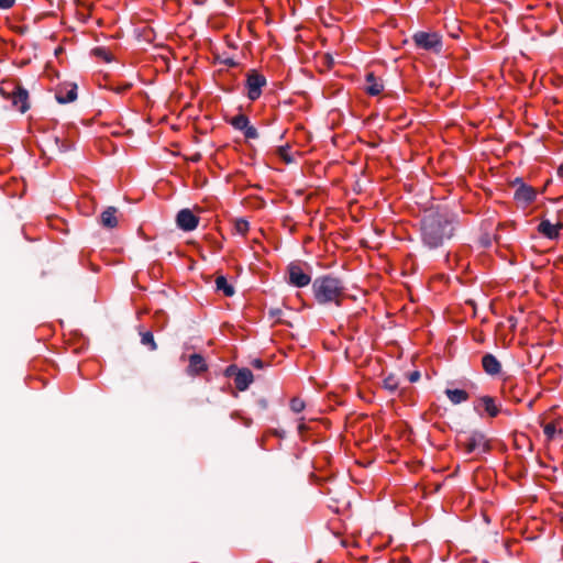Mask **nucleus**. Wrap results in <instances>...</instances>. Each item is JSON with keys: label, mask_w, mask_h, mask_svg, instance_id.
Wrapping results in <instances>:
<instances>
[{"label": "nucleus", "mask_w": 563, "mask_h": 563, "mask_svg": "<svg viewBox=\"0 0 563 563\" xmlns=\"http://www.w3.org/2000/svg\"><path fill=\"white\" fill-rule=\"evenodd\" d=\"M253 379V374L249 368H240L234 377L235 387L241 391L246 390Z\"/></svg>", "instance_id": "obj_12"}, {"label": "nucleus", "mask_w": 563, "mask_h": 563, "mask_svg": "<svg viewBox=\"0 0 563 563\" xmlns=\"http://www.w3.org/2000/svg\"><path fill=\"white\" fill-rule=\"evenodd\" d=\"M514 186H516L515 191V200L523 203V205H530L537 198V191L533 187L527 185L523 183L521 178H516L514 181Z\"/></svg>", "instance_id": "obj_7"}, {"label": "nucleus", "mask_w": 563, "mask_h": 563, "mask_svg": "<svg viewBox=\"0 0 563 563\" xmlns=\"http://www.w3.org/2000/svg\"><path fill=\"white\" fill-rule=\"evenodd\" d=\"M541 286H542V284H534V287H536V289H537L538 291H541Z\"/></svg>", "instance_id": "obj_37"}, {"label": "nucleus", "mask_w": 563, "mask_h": 563, "mask_svg": "<svg viewBox=\"0 0 563 563\" xmlns=\"http://www.w3.org/2000/svg\"><path fill=\"white\" fill-rule=\"evenodd\" d=\"M479 408H483L490 417H496L499 412V407L490 396H483L478 399L475 409L479 410Z\"/></svg>", "instance_id": "obj_13"}, {"label": "nucleus", "mask_w": 563, "mask_h": 563, "mask_svg": "<svg viewBox=\"0 0 563 563\" xmlns=\"http://www.w3.org/2000/svg\"><path fill=\"white\" fill-rule=\"evenodd\" d=\"M290 409L296 413L301 412L305 409L303 400H301L300 398H292L290 400Z\"/></svg>", "instance_id": "obj_25"}, {"label": "nucleus", "mask_w": 563, "mask_h": 563, "mask_svg": "<svg viewBox=\"0 0 563 563\" xmlns=\"http://www.w3.org/2000/svg\"><path fill=\"white\" fill-rule=\"evenodd\" d=\"M459 444L465 450L467 454L474 452H485L487 450V440L481 432H472L465 439H461Z\"/></svg>", "instance_id": "obj_6"}, {"label": "nucleus", "mask_w": 563, "mask_h": 563, "mask_svg": "<svg viewBox=\"0 0 563 563\" xmlns=\"http://www.w3.org/2000/svg\"><path fill=\"white\" fill-rule=\"evenodd\" d=\"M92 55L98 59L103 60L104 63H111L113 60V56L111 52L106 47H96L92 49Z\"/></svg>", "instance_id": "obj_20"}, {"label": "nucleus", "mask_w": 563, "mask_h": 563, "mask_svg": "<svg viewBox=\"0 0 563 563\" xmlns=\"http://www.w3.org/2000/svg\"><path fill=\"white\" fill-rule=\"evenodd\" d=\"M420 378V373L419 372H412L409 376V380L415 383L417 382L418 379Z\"/></svg>", "instance_id": "obj_32"}, {"label": "nucleus", "mask_w": 563, "mask_h": 563, "mask_svg": "<svg viewBox=\"0 0 563 563\" xmlns=\"http://www.w3.org/2000/svg\"><path fill=\"white\" fill-rule=\"evenodd\" d=\"M55 142L62 153L67 152L71 147V145L69 143H66L65 141H60L58 137L55 139Z\"/></svg>", "instance_id": "obj_28"}, {"label": "nucleus", "mask_w": 563, "mask_h": 563, "mask_svg": "<svg viewBox=\"0 0 563 563\" xmlns=\"http://www.w3.org/2000/svg\"><path fill=\"white\" fill-rule=\"evenodd\" d=\"M398 385H399V380L394 375H389L386 378H384V380H383L384 388L391 393L397 390Z\"/></svg>", "instance_id": "obj_22"}, {"label": "nucleus", "mask_w": 563, "mask_h": 563, "mask_svg": "<svg viewBox=\"0 0 563 563\" xmlns=\"http://www.w3.org/2000/svg\"><path fill=\"white\" fill-rule=\"evenodd\" d=\"M296 286H305L306 284H301V283H298V284H295Z\"/></svg>", "instance_id": "obj_38"}, {"label": "nucleus", "mask_w": 563, "mask_h": 563, "mask_svg": "<svg viewBox=\"0 0 563 563\" xmlns=\"http://www.w3.org/2000/svg\"><path fill=\"white\" fill-rule=\"evenodd\" d=\"M214 291H222L223 295L228 297H231L235 294V289L232 284H216Z\"/></svg>", "instance_id": "obj_23"}, {"label": "nucleus", "mask_w": 563, "mask_h": 563, "mask_svg": "<svg viewBox=\"0 0 563 563\" xmlns=\"http://www.w3.org/2000/svg\"><path fill=\"white\" fill-rule=\"evenodd\" d=\"M0 91L2 97L10 100L12 107L21 113L29 110V92L20 84L15 81H3Z\"/></svg>", "instance_id": "obj_2"}, {"label": "nucleus", "mask_w": 563, "mask_h": 563, "mask_svg": "<svg viewBox=\"0 0 563 563\" xmlns=\"http://www.w3.org/2000/svg\"><path fill=\"white\" fill-rule=\"evenodd\" d=\"M214 282H218V283L227 282V278H225L224 276L220 275V276H218V277L216 278V280H214Z\"/></svg>", "instance_id": "obj_36"}, {"label": "nucleus", "mask_w": 563, "mask_h": 563, "mask_svg": "<svg viewBox=\"0 0 563 563\" xmlns=\"http://www.w3.org/2000/svg\"><path fill=\"white\" fill-rule=\"evenodd\" d=\"M482 364L484 371L489 375H497L501 369L499 361L493 354H485Z\"/></svg>", "instance_id": "obj_16"}, {"label": "nucleus", "mask_w": 563, "mask_h": 563, "mask_svg": "<svg viewBox=\"0 0 563 563\" xmlns=\"http://www.w3.org/2000/svg\"><path fill=\"white\" fill-rule=\"evenodd\" d=\"M176 224L178 229L185 232H190L197 229L199 224V217L196 216L192 210L185 208L177 212Z\"/></svg>", "instance_id": "obj_8"}, {"label": "nucleus", "mask_w": 563, "mask_h": 563, "mask_svg": "<svg viewBox=\"0 0 563 563\" xmlns=\"http://www.w3.org/2000/svg\"><path fill=\"white\" fill-rule=\"evenodd\" d=\"M563 228L561 221L552 223L548 219H542L538 225V232L550 240H556L560 236V230Z\"/></svg>", "instance_id": "obj_10"}, {"label": "nucleus", "mask_w": 563, "mask_h": 563, "mask_svg": "<svg viewBox=\"0 0 563 563\" xmlns=\"http://www.w3.org/2000/svg\"><path fill=\"white\" fill-rule=\"evenodd\" d=\"M313 295L319 303L335 301L339 303L344 292L336 284H312Z\"/></svg>", "instance_id": "obj_4"}, {"label": "nucleus", "mask_w": 563, "mask_h": 563, "mask_svg": "<svg viewBox=\"0 0 563 563\" xmlns=\"http://www.w3.org/2000/svg\"><path fill=\"white\" fill-rule=\"evenodd\" d=\"M207 369L205 358L200 354H192L189 357L188 374L198 375Z\"/></svg>", "instance_id": "obj_14"}, {"label": "nucleus", "mask_w": 563, "mask_h": 563, "mask_svg": "<svg viewBox=\"0 0 563 563\" xmlns=\"http://www.w3.org/2000/svg\"><path fill=\"white\" fill-rule=\"evenodd\" d=\"M117 208L114 207H108L102 213H101V224L106 228L113 229L118 225V219H117Z\"/></svg>", "instance_id": "obj_17"}, {"label": "nucleus", "mask_w": 563, "mask_h": 563, "mask_svg": "<svg viewBox=\"0 0 563 563\" xmlns=\"http://www.w3.org/2000/svg\"><path fill=\"white\" fill-rule=\"evenodd\" d=\"M239 371V368L234 365H230L227 367L225 369V376H234L235 377V373Z\"/></svg>", "instance_id": "obj_30"}, {"label": "nucleus", "mask_w": 563, "mask_h": 563, "mask_svg": "<svg viewBox=\"0 0 563 563\" xmlns=\"http://www.w3.org/2000/svg\"><path fill=\"white\" fill-rule=\"evenodd\" d=\"M266 78L256 70H251L246 75L245 87L247 89V98L252 101L257 100L262 95L263 87L266 86Z\"/></svg>", "instance_id": "obj_5"}, {"label": "nucleus", "mask_w": 563, "mask_h": 563, "mask_svg": "<svg viewBox=\"0 0 563 563\" xmlns=\"http://www.w3.org/2000/svg\"><path fill=\"white\" fill-rule=\"evenodd\" d=\"M309 267L302 262H292L288 265L287 272L289 282H310L311 276L308 273Z\"/></svg>", "instance_id": "obj_9"}, {"label": "nucleus", "mask_w": 563, "mask_h": 563, "mask_svg": "<svg viewBox=\"0 0 563 563\" xmlns=\"http://www.w3.org/2000/svg\"><path fill=\"white\" fill-rule=\"evenodd\" d=\"M543 431L548 439H552L556 432V428L553 423H548L544 426Z\"/></svg>", "instance_id": "obj_27"}, {"label": "nucleus", "mask_w": 563, "mask_h": 563, "mask_svg": "<svg viewBox=\"0 0 563 563\" xmlns=\"http://www.w3.org/2000/svg\"><path fill=\"white\" fill-rule=\"evenodd\" d=\"M141 343L145 346H148L151 351H155L157 349L156 342L151 331L140 332Z\"/></svg>", "instance_id": "obj_21"}, {"label": "nucleus", "mask_w": 563, "mask_h": 563, "mask_svg": "<svg viewBox=\"0 0 563 563\" xmlns=\"http://www.w3.org/2000/svg\"><path fill=\"white\" fill-rule=\"evenodd\" d=\"M15 0H0V9L7 10L13 7Z\"/></svg>", "instance_id": "obj_29"}, {"label": "nucleus", "mask_w": 563, "mask_h": 563, "mask_svg": "<svg viewBox=\"0 0 563 563\" xmlns=\"http://www.w3.org/2000/svg\"><path fill=\"white\" fill-rule=\"evenodd\" d=\"M252 365L256 368H263L264 367V363L263 361H261L260 358H256L252 362Z\"/></svg>", "instance_id": "obj_34"}, {"label": "nucleus", "mask_w": 563, "mask_h": 563, "mask_svg": "<svg viewBox=\"0 0 563 563\" xmlns=\"http://www.w3.org/2000/svg\"><path fill=\"white\" fill-rule=\"evenodd\" d=\"M454 230L452 218L445 213L431 212L421 223L422 241L429 249H437L452 238Z\"/></svg>", "instance_id": "obj_1"}, {"label": "nucleus", "mask_w": 563, "mask_h": 563, "mask_svg": "<svg viewBox=\"0 0 563 563\" xmlns=\"http://www.w3.org/2000/svg\"><path fill=\"white\" fill-rule=\"evenodd\" d=\"M556 173L560 178H563V163L558 167Z\"/></svg>", "instance_id": "obj_35"}, {"label": "nucleus", "mask_w": 563, "mask_h": 563, "mask_svg": "<svg viewBox=\"0 0 563 563\" xmlns=\"http://www.w3.org/2000/svg\"><path fill=\"white\" fill-rule=\"evenodd\" d=\"M412 41L417 47L435 54H439L443 47L442 37L437 32H416Z\"/></svg>", "instance_id": "obj_3"}, {"label": "nucleus", "mask_w": 563, "mask_h": 563, "mask_svg": "<svg viewBox=\"0 0 563 563\" xmlns=\"http://www.w3.org/2000/svg\"><path fill=\"white\" fill-rule=\"evenodd\" d=\"M55 98L58 103H69L77 99V85L65 84L60 86L55 93Z\"/></svg>", "instance_id": "obj_11"}, {"label": "nucleus", "mask_w": 563, "mask_h": 563, "mask_svg": "<svg viewBox=\"0 0 563 563\" xmlns=\"http://www.w3.org/2000/svg\"><path fill=\"white\" fill-rule=\"evenodd\" d=\"M445 395L453 405H459L468 399V394L463 389H446Z\"/></svg>", "instance_id": "obj_18"}, {"label": "nucleus", "mask_w": 563, "mask_h": 563, "mask_svg": "<svg viewBox=\"0 0 563 563\" xmlns=\"http://www.w3.org/2000/svg\"><path fill=\"white\" fill-rule=\"evenodd\" d=\"M279 155L282 158H284L287 163H289L291 159L288 157L287 150L285 147H279Z\"/></svg>", "instance_id": "obj_31"}, {"label": "nucleus", "mask_w": 563, "mask_h": 563, "mask_svg": "<svg viewBox=\"0 0 563 563\" xmlns=\"http://www.w3.org/2000/svg\"><path fill=\"white\" fill-rule=\"evenodd\" d=\"M234 228L238 233L244 235L249 231L250 224L244 219H238L234 223Z\"/></svg>", "instance_id": "obj_24"}, {"label": "nucleus", "mask_w": 563, "mask_h": 563, "mask_svg": "<svg viewBox=\"0 0 563 563\" xmlns=\"http://www.w3.org/2000/svg\"><path fill=\"white\" fill-rule=\"evenodd\" d=\"M243 133L246 139H256L258 136L257 130L250 124L243 130Z\"/></svg>", "instance_id": "obj_26"}, {"label": "nucleus", "mask_w": 563, "mask_h": 563, "mask_svg": "<svg viewBox=\"0 0 563 563\" xmlns=\"http://www.w3.org/2000/svg\"><path fill=\"white\" fill-rule=\"evenodd\" d=\"M316 282L325 283V282H334V279L329 275H324L322 277L317 278Z\"/></svg>", "instance_id": "obj_33"}, {"label": "nucleus", "mask_w": 563, "mask_h": 563, "mask_svg": "<svg viewBox=\"0 0 563 563\" xmlns=\"http://www.w3.org/2000/svg\"><path fill=\"white\" fill-rule=\"evenodd\" d=\"M230 123L234 129L243 131L250 124V120L245 114H238L232 118Z\"/></svg>", "instance_id": "obj_19"}, {"label": "nucleus", "mask_w": 563, "mask_h": 563, "mask_svg": "<svg viewBox=\"0 0 563 563\" xmlns=\"http://www.w3.org/2000/svg\"><path fill=\"white\" fill-rule=\"evenodd\" d=\"M384 89V85L379 78H376L373 73L366 75L365 91L371 96H378Z\"/></svg>", "instance_id": "obj_15"}]
</instances>
